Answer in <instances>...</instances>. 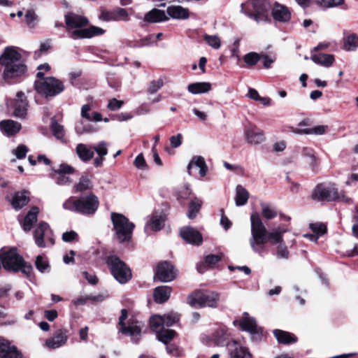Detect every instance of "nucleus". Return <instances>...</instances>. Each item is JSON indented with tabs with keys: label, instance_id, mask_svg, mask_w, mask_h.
Masks as SVG:
<instances>
[{
	"label": "nucleus",
	"instance_id": "f257e3e1",
	"mask_svg": "<svg viewBox=\"0 0 358 358\" xmlns=\"http://www.w3.org/2000/svg\"><path fill=\"white\" fill-rule=\"evenodd\" d=\"M250 220L252 236L249 241L254 252L260 253L262 250V246L268 242L271 245H278L284 242L282 236L287 231L286 229L277 227L267 231L257 213L251 215Z\"/></svg>",
	"mask_w": 358,
	"mask_h": 358
},
{
	"label": "nucleus",
	"instance_id": "f03ea898",
	"mask_svg": "<svg viewBox=\"0 0 358 358\" xmlns=\"http://www.w3.org/2000/svg\"><path fill=\"white\" fill-rule=\"evenodd\" d=\"M5 83L13 84L27 71L21 50L15 46H7L0 55V72Z\"/></svg>",
	"mask_w": 358,
	"mask_h": 358
},
{
	"label": "nucleus",
	"instance_id": "7ed1b4c3",
	"mask_svg": "<svg viewBox=\"0 0 358 358\" xmlns=\"http://www.w3.org/2000/svg\"><path fill=\"white\" fill-rule=\"evenodd\" d=\"M270 8L267 0H248L241 5V12L257 23H266L271 22Z\"/></svg>",
	"mask_w": 358,
	"mask_h": 358
},
{
	"label": "nucleus",
	"instance_id": "20e7f679",
	"mask_svg": "<svg viewBox=\"0 0 358 358\" xmlns=\"http://www.w3.org/2000/svg\"><path fill=\"white\" fill-rule=\"evenodd\" d=\"M110 217L115 231V238L120 243L129 241L132 237L135 224L120 213H112Z\"/></svg>",
	"mask_w": 358,
	"mask_h": 358
},
{
	"label": "nucleus",
	"instance_id": "39448f33",
	"mask_svg": "<svg viewBox=\"0 0 358 358\" xmlns=\"http://www.w3.org/2000/svg\"><path fill=\"white\" fill-rule=\"evenodd\" d=\"M40 78L34 83V88L41 94L45 97L55 96L64 90V85L62 80L55 77L43 78V73L38 71L36 74Z\"/></svg>",
	"mask_w": 358,
	"mask_h": 358
},
{
	"label": "nucleus",
	"instance_id": "423d86ee",
	"mask_svg": "<svg viewBox=\"0 0 358 358\" xmlns=\"http://www.w3.org/2000/svg\"><path fill=\"white\" fill-rule=\"evenodd\" d=\"M99 204L98 198L94 194H89L78 199L70 198L63 203V207L66 210L91 215L96 212Z\"/></svg>",
	"mask_w": 358,
	"mask_h": 358
},
{
	"label": "nucleus",
	"instance_id": "0eeeda50",
	"mask_svg": "<svg viewBox=\"0 0 358 358\" xmlns=\"http://www.w3.org/2000/svg\"><path fill=\"white\" fill-rule=\"evenodd\" d=\"M188 303L193 307L215 308L219 305L220 294L215 292L196 291L187 298Z\"/></svg>",
	"mask_w": 358,
	"mask_h": 358
},
{
	"label": "nucleus",
	"instance_id": "6e6552de",
	"mask_svg": "<svg viewBox=\"0 0 358 358\" xmlns=\"http://www.w3.org/2000/svg\"><path fill=\"white\" fill-rule=\"evenodd\" d=\"M127 317V310L122 309L121 315L119 318V324L120 325V332L123 334L131 337V341L137 343L141 338L142 329L144 324L142 322L138 321L134 319H130L128 321V324L126 325L124 320Z\"/></svg>",
	"mask_w": 358,
	"mask_h": 358
},
{
	"label": "nucleus",
	"instance_id": "1a4fd4ad",
	"mask_svg": "<svg viewBox=\"0 0 358 358\" xmlns=\"http://www.w3.org/2000/svg\"><path fill=\"white\" fill-rule=\"evenodd\" d=\"M106 264L113 276L122 284L126 283L131 278V272L127 264L116 255H110L106 259Z\"/></svg>",
	"mask_w": 358,
	"mask_h": 358
},
{
	"label": "nucleus",
	"instance_id": "9d476101",
	"mask_svg": "<svg viewBox=\"0 0 358 358\" xmlns=\"http://www.w3.org/2000/svg\"><path fill=\"white\" fill-rule=\"evenodd\" d=\"M312 199L318 201H341L348 203L350 199L346 197L345 195H340L338 189L334 185H325L320 184L315 187L312 194Z\"/></svg>",
	"mask_w": 358,
	"mask_h": 358
},
{
	"label": "nucleus",
	"instance_id": "9b49d317",
	"mask_svg": "<svg viewBox=\"0 0 358 358\" xmlns=\"http://www.w3.org/2000/svg\"><path fill=\"white\" fill-rule=\"evenodd\" d=\"M22 259V257L17 252L16 248L0 250V261L3 268L8 271H20Z\"/></svg>",
	"mask_w": 358,
	"mask_h": 358
},
{
	"label": "nucleus",
	"instance_id": "f8f14e48",
	"mask_svg": "<svg viewBox=\"0 0 358 358\" xmlns=\"http://www.w3.org/2000/svg\"><path fill=\"white\" fill-rule=\"evenodd\" d=\"M163 318L162 315H154L150 320V325L155 333L157 339L164 344L170 342L176 335V332L172 329L164 328Z\"/></svg>",
	"mask_w": 358,
	"mask_h": 358
},
{
	"label": "nucleus",
	"instance_id": "ddd939ff",
	"mask_svg": "<svg viewBox=\"0 0 358 358\" xmlns=\"http://www.w3.org/2000/svg\"><path fill=\"white\" fill-rule=\"evenodd\" d=\"M52 231L48 223H39L34 231V238L36 245L39 248H45L54 244Z\"/></svg>",
	"mask_w": 358,
	"mask_h": 358
},
{
	"label": "nucleus",
	"instance_id": "4468645a",
	"mask_svg": "<svg viewBox=\"0 0 358 358\" xmlns=\"http://www.w3.org/2000/svg\"><path fill=\"white\" fill-rule=\"evenodd\" d=\"M243 135L245 141L250 145H259L266 140L264 131L250 122L245 126Z\"/></svg>",
	"mask_w": 358,
	"mask_h": 358
},
{
	"label": "nucleus",
	"instance_id": "2eb2a0df",
	"mask_svg": "<svg viewBox=\"0 0 358 358\" xmlns=\"http://www.w3.org/2000/svg\"><path fill=\"white\" fill-rule=\"evenodd\" d=\"M99 19L104 22H128L130 20L129 15L125 8L116 7L112 10H101Z\"/></svg>",
	"mask_w": 358,
	"mask_h": 358
},
{
	"label": "nucleus",
	"instance_id": "dca6fc26",
	"mask_svg": "<svg viewBox=\"0 0 358 358\" xmlns=\"http://www.w3.org/2000/svg\"><path fill=\"white\" fill-rule=\"evenodd\" d=\"M95 152L99 157L106 155L108 153L106 144L104 142H101L96 147H92L80 143L76 147V153L78 157H94Z\"/></svg>",
	"mask_w": 358,
	"mask_h": 358
},
{
	"label": "nucleus",
	"instance_id": "f3484780",
	"mask_svg": "<svg viewBox=\"0 0 358 358\" xmlns=\"http://www.w3.org/2000/svg\"><path fill=\"white\" fill-rule=\"evenodd\" d=\"M66 30L71 37V32L83 28L87 25L89 21L87 17L73 13H69L64 16Z\"/></svg>",
	"mask_w": 358,
	"mask_h": 358
},
{
	"label": "nucleus",
	"instance_id": "a211bd4d",
	"mask_svg": "<svg viewBox=\"0 0 358 358\" xmlns=\"http://www.w3.org/2000/svg\"><path fill=\"white\" fill-rule=\"evenodd\" d=\"M155 276L162 282H171L176 277V271L168 262L159 263L156 268Z\"/></svg>",
	"mask_w": 358,
	"mask_h": 358
},
{
	"label": "nucleus",
	"instance_id": "6ab92c4d",
	"mask_svg": "<svg viewBox=\"0 0 358 358\" xmlns=\"http://www.w3.org/2000/svg\"><path fill=\"white\" fill-rule=\"evenodd\" d=\"M180 236L187 243L199 245L202 243L203 238L201 233L191 227H185L180 229Z\"/></svg>",
	"mask_w": 358,
	"mask_h": 358
},
{
	"label": "nucleus",
	"instance_id": "aec40b11",
	"mask_svg": "<svg viewBox=\"0 0 358 358\" xmlns=\"http://www.w3.org/2000/svg\"><path fill=\"white\" fill-rule=\"evenodd\" d=\"M13 114L16 117L23 119L27 115L28 102L24 94L22 92H18L16 94V99L13 101Z\"/></svg>",
	"mask_w": 358,
	"mask_h": 358
},
{
	"label": "nucleus",
	"instance_id": "412c9836",
	"mask_svg": "<svg viewBox=\"0 0 358 358\" xmlns=\"http://www.w3.org/2000/svg\"><path fill=\"white\" fill-rule=\"evenodd\" d=\"M238 322L243 330L247 331L252 335H262V329L257 325L255 318L250 317L248 313L245 312L243 314V317Z\"/></svg>",
	"mask_w": 358,
	"mask_h": 358
},
{
	"label": "nucleus",
	"instance_id": "4be33fe9",
	"mask_svg": "<svg viewBox=\"0 0 358 358\" xmlns=\"http://www.w3.org/2000/svg\"><path fill=\"white\" fill-rule=\"evenodd\" d=\"M106 31L102 28L95 26H90L87 29L73 31L71 32V38L74 40L79 38H90L95 36L102 35Z\"/></svg>",
	"mask_w": 358,
	"mask_h": 358
},
{
	"label": "nucleus",
	"instance_id": "5701e85b",
	"mask_svg": "<svg viewBox=\"0 0 358 358\" xmlns=\"http://www.w3.org/2000/svg\"><path fill=\"white\" fill-rule=\"evenodd\" d=\"M273 18L280 22H288L291 19V12L289 8L278 2H275L271 7Z\"/></svg>",
	"mask_w": 358,
	"mask_h": 358
},
{
	"label": "nucleus",
	"instance_id": "b1692460",
	"mask_svg": "<svg viewBox=\"0 0 358 358\" xmlns=\"http://www.w3.org/2000/svg\"><path fill=\"white\" fill-rule=\"evenodd\" d=\"M136 17L143 20V21L147 24L165 22L169 19V17L166 15L164 10L157 8L152 9L148 12L143 18L138 15H137Z\"/></svg>",
	"mask_w": 358,
	"mask_h": 358
},
{
	"label": "nucleus",
	"instance_id": "393cba45",
	"mask_svg": "<svg viewBox=\"0 0 358 358\" xmlns=\"http://www.w3.org/2000/svg\"><path fill=\"white\" fill-rule=\"evenodd\" d=\"M229 354L230 358H253L249 349L236 341L229 344Z\"/></svg>",
	"mask_w": 358,
	"mask_h": 358
},
{
	"label": "nucleus",
	"instance_id": "a878e982",
	"mask_svg": "<svg viewBox=\"0 0 358 358\" xmlns=\"http://www.w3.org/2000/svg\"><path fill=\"white\" fill-rule=\"evenodd\" d=\"M67 340V330L59 329L53 337L46 340L45 345L50 349H56L64 345Z\"/></svg>",
	"mask_w": 358,
	"mask_h": 358
},
{
	"label": "nucleus",
	"instance_id": "bb28decb",
	"mask_svg": "<svg viewBox=\"0 0 358 358\" xmlns=\"http://www.w3.org/2000/svg\"><path fill=\"white\" fill-rule=\"evenodd\" d=\"M207 166L203 158H193L187 166V171L190 175L199 173L201 176L206 175Z\"/></svg>",
	"mask_w": 358,
	"mask_h": 358
},
{
	"label": "nucleus",
	"instance_id": "cd10ccee",
	"mask_svg": "<svg viewBox=\"0 0 358 358\" xmlns=\"http://www.w3.org/2000/svg\"><path fill=\"white\" fill-rule=\"evenodd\" d=\"M9 201L13 208L20 210L29 201V192L25 190L15 192Z\"/></svg>",
	"mask_w": 358,
	"mask_h": 358
},
{
	"label": "nucleus",
	"instance_id": "c85d7f7f",
	"mask_svg": "<svg viewBox=\"0 0 358 358\" xmlns=\"http://www.w3.org/2000/svg\"><path fill=\"white\" fill-rule=\"evenodd\" d=\"M166 13L170 17L176 20H187L189 17V9L181 6H168Z\"/></svg>",
	"mask_w": 358,
	"mask_h": 358
},
{
	"label": "nucleus",
	"instance_id": "c756f323",
	"mask_svg": "<svg viewBox=\"0 0 358 358\" xmlns=\"http://www.w3.org/2000/svg\"><path fill=\"white\" fill-rule=\"evenodd\" d=\"M21 127L20 123L12 120H6L0 122V129L7 136L15 135L19 132Z\"/></svg>",
	"mask_w": 358,
	"mask_h": 358
},
{
	"label": "nucleus",
	"instance_id": "7c9ffc66",
	"mask_svg": "<svg viewBox=\"0 0 358 358\" xmlns=\"http://www.w3.org/2000/svg\"><path fill=\"white\" fill-rule=\"evenodd\" d=\"M166 217L165 215L160 214H153L145 226V230L150 229L152 231H159L164 226Z\"/></svg>",
	"mask_w": 358,
	"mask_h": 358
},
{
	"label": "nucleus",
	"instance_id": "2f4dec72",
	"mask_svg": "<svg viewBox=\"0 0 358 358\" xmlns=\"http://www.w3.org/2000/svg\"><path fill=\"white\" fill-rule=\"evenodd\" d=\"M171 287L169 286H159L155 289L154 299L157 303H162L166 301L171 295Z\"/></svg>",
	"mask_w": 358,
	"mask_h": 358
},
{
	"label": "nucleus",
	"instance_id": "473e14b6",
	"mask_svg": "<svg viewBox=\"0 0 358 358\" xmlns=\"http://www.w3.org/2000/svg\"><path fill=\"white\" fill-rule=\"evenodd\" d=\"M311 59L315 64L329 67L334 62V57L331 54L315 53L312 55Z\"/></svg>",
	"mask_w": 358,
	"mask_h": 358
},
{
	"label": "nucleus",
	"instance_id": "72a5a7b5",
	"mask_svg": "<svg viewBox=\"0 0 358 358\" xmlns=\"http://www.w3.org/2000/svg\"><path fill=\"white\" fill-rule=\"evenodd\" d=\"M273 335L278 342L282 344L293 343L297 341V338L294 335L280 329H275L273 331Z\"/></svg>",
	"mask_w": 358,
	"mask_h": 358
},
{
	"label": "nucleus",
	"instance_id": "f704fd0d",
	"mask_svg": "<svg viewBox=\"0 0 358 358\" xmlns=\"http://www.w3.org/2000/svg\"><path fill=\"white\" fill-rule=\"evenodd\" d=\"M39 210L37 207H33L27 214L23 221V229L26 231L31 229L34 223L37 221Z\"/></svg>",
	"mask_w": 358,
	"mask_h": 358
},
{
	"label": "nucleus",
	"instance_id": "c9c22d12",
	"mask_svg": "<svg viewBox=\"0 0 358 358\" xmlns=\"http://www.w3.org/2000/svg\"><path fill=\"white\" fill-rule=\"evenodd\" d=\"M211 89V85L207 82L194 83L187 86L189 92L193 94L208 92Z\"/></svg>",
	"mask_w": 358,
	"mask_h": 358
},
{
	"label": "nucleus",
	"instance_id": "e433bc0d",
	"mask_svg": "<svg viewBox=\"0 0 358 358\" xmlns=\"http://www.w3.org/2000/svg\"><path fill=\"white\" fill-rule=\"evenodd\" d=\"M249 199V192L242 185H238L236 188L235 201L237 206L245 205Z\"/></svg>",
	"mask_w": 358,
	"mask_h": 358
},
{
	"label": "nucleus",
	"instance_id": "4c0bfd02",
	"mask_svg": "<svg viewBox=\"0 0 358 358\" xmlns=\"http://www.w3.org/2000/svg\"><path fill=\"white\" fill-rule=\"evenodd\" d=\"M358 47V35L350 34L343 40V49L348 52L355 51Z\"/></svg>",
	"mask_w": 358,
	"mask_h": 358
},
{
	"label": "nucleus",
	"instance_id": "58836bf2",
	"mask_svg": "<svg viewBox=\"0 0 358 358\" xmlns=\"http://www.w3.org/2000/svg\"><path fill=\"white\" fill-rule=\"evenodd\" d=\"M202 202L200 199L195 198L192 200L188 206L187 216L189 219H194L201 208Z\"/></svg>",
	"mask_w": 358,
	"mask_h": 358
},
{
	"label": "nucleus",
	"instance_id": "ea45409f",
	"mask_svg": "<svg viewBox=\"0 0 358 358\" xmlns=\"http://www.w3.org/2000/svg\"><path fill=\"white\" fill-rule=\"evenodd\" d=\"M229 334L225 328L219 329L215 334V341L217 345L224 346L228 344Z\"/></svg>",
	"mask_w": 358,
	"mask_h": 358
},
{
	"label": "nucleus",
	"instance_id": "a19ab883",
	"mask_svg": "<svg viewBox=\"0 0 358 358\" xmlns=\"http://www.w3.org/2000/svg\"><path fill=\"white\" fill-rule=\"evenodd\" d=\"M51 129L52 131L53 135L57 138V139H62L64 136V127L61 124H59L55 117L51 118V124H50Z\"/></svg>",
	"mask_w": 358,
	"mask_h": 358
},
{
	"label": "nucleus",
	"instance_id": "79ce46f5",
	"mask_svg": "<svg viewBox=\"0 0 358 358\" xmlns=\"http://www.w3.org/2000/svg\"><path fill=\"white\" fill-rule=\"evenodd\" d=\"M24 22L28 27L34 28L38 23V16L33 10H27L24 17Z\"/></svg>",
	"mask_w": 358,
	"mask_h": 358
},
{
	"label": "nucleus",
	"instance_id": "37998d69",
	"mask_svg": "<svg viewBox=\"0 0 358 358\" xmlns=\"http://www.w3.org/2000/svg\"><path fill=\"white\" fill-rule=\"evenodd\" d=\"M162 316L164 320V327L166 326L167 327H171L180 320V315L174 312H171Z\"/></svg>",
	"mask_w": 358,
	"mask_h": 358
},
{
	"label": "nucleus",
	"instance_id": "c03bdc74",
	"mask_svg": "<svg viewBox=\"0 0 358 358\" xmlns=\"http://www.w3.org/2000/svg\"><path fill=\"white\" fill-rule=\"evenodd\" d=\"M35 266L41 273L48 272L50 271L48 262L46 258L42 255L36 257Z\"/></svg>",
	"mask_w": 358,
	"mask_h": 358
},
{
	"label": "nucleus",
	"instance_id": "a18cd8bd",
	"mask_svg": "<svg viewBox=\"0 0 358 358\" xmlns=\"http://www.w3.org/2000/svg\"><path fill=\"white\" fill-rule=\"evenodd\" d=\"M262 59V55L250 52L243 57V60L248 66H255Z\"/></svg>",
	"mask_w": 358,
	"mask_h": 358
},
{
	"label": "nucleus",
	"instance_id": "49530a36",
	"mask_svg": "<svg viewBox=\"0 0 358 358\" xmlns=\"http://www.w3.org/2000/svg\"><path fill=\"white\" fill-rule=\"evenodd\" d=\"M261 207L262 214L264 218L271 220L277 216V211L271 206L266 203H262Z\"/></svg>",
	"mask_w": 358,
	"mask_h": 358
},
{
	"label": "nucleus",
	"instance_id": "de8ad7c7",
	"mask_svg": "<svg viewBox=\"0 0 358 358\" xmlns=\"http://www.w3.org/2000/svg\"><path fill=\"white\" fill-rule=\"evenodd\" d=\"M92 187L90 179L87 176H83L80 178L79 182L75 186L76 192H83L90 189Z\"/></svg>",
	"mask_w": 358,
	"mask_h": 358
},
{
	"label": "nucleus",
	"instance_id": "09e8293b",
	"mask_svg": "<svg viewBox=\"0 0 358 358\" xmlns=\"http://www.w3.org/2000/svg\"><path fill=\"white\" fill-rule=\"evenodd\" d=\"M5 356H0V358H22V352L13 345H10V349L4 350Z\"/></svg>",
	"mask_w": 358,
	"mask_h": 358
},
{
	"label": "nucleus",
	"instance_id": "8fccbe9b",
	"mask_svg": "<svg viewBox=\"0 0 358 358\" xmlns=\"http://www.w3.org/2000/svg\"><path fill=\"white\" fill-rule=\"evenodd\" d=\"M52 171L55 174H64L69 176L74 173L76 169L67 164L62 163L57 169H52Z\"/></svg>",
	"mask_w": 358,
	"mask_h": 358
},
{
	"label": "nucleus",
	"instance_id": "3c124183",
	"mask_svg": "<svg viewBox=\"0 0 358 358\" xmlns=\"http://www.w3.org/2000/svg\"><path fill=\"white\" fill-rule=\"evenodd\" d=\"M203 39L207 44L213 48L219 49L220 48L221 42L217 36L205 34L203 36Z\"/></svg>",
	"mask_w": 358,
	"mask_h": 358
},
{
	"label": "nucleus",
	"instance_id": "603ef678",
	"mask_svg": "<svg viewBox=\"0 0 358 358\" xmlns=\"http://www.w3.org/2000/svg\"><path fill=\"white\" fill-rule=\"evenodd\" d=\"M275 255L279 259H287L289 258V252L284 242L278 244L275 248Z\"/></svg>",
	"mask_w": 358,
	"mask_h": 358
},
{
	"label": "nucleus",
	"instance_id": "864d4df0",
	"mask_svg": "<svg viewBox=\"0 0 358 358\" xmlns=\"http://www.w3.org/2000/svg\"><path fill=\"white\" fill-rule=\"evenodd\" d=\"M328 127L325 125H319L313 128H308L301 130V133L305 134L322 135L325 134Z\"/></svg>",
	"mask_w": 358,
	"mask_h": 358
},
{
	"label": "nucleus",
	"instance_id": "5fc2aeb1",
	"mask_svg": "<svg viewBox=\"0 0 358 358\" xmlns=\"http://www.w3.org/2000/svg\"><path fill=\"white\" fill-rule=\"evenodd\" d=\"M51 177L55 178L56 183L59 185H69L72 182V180L67 175L53 173Z\"/></svg>",
	"mask_w": 358,
	"mask_h": 358
},
{
	"label": "nucleus",
	"instance_id": "6e6d98bb",
	"mask_svg": "<svg viewBox=\"0 0 358 358\" xmlns=\"http://www.w3.org/2000/svg\"><path fill=\"white\" fill-rule=\"evenodd\" d=\"M310 228L313 231V233L317 236H322L327 231V227L325 224L322 223H313L310 224Z\"/></svg>",
	"mask_w": 358,
	"mask_h": 358
},
{
	"label": "nucleus",
	"instance_id": "4d7b16f0",
	"mask_svg": "<svg viewBox=\"0 0 358 358\" xmlns=\"http://www.w3.org/2000/svg\"><path fill=\"white\" fill-rule=\"evenodd\" d=\"M163 85L164 81L162 78H159L157 80H152L149 85L148 92V93L152 94L157 92L160 88H162Z\"/></svg>",
	"mask_w": 358,
	"mask_h": 358
},
{
	"label": "nucleus",
	"instance_id": "13d9d810",
	"mask_svg": "<svg viewBox=\"0 0 358 358\" xmlns=\"http://www.w3.org/2000/svg\"><path fill=\"white\" fill-rule=\"evenodd\" d=\"M123 101L117 100V99L113 98L109 100L107 108L111 111H115L120 109L123 106Z\"/></svg>",
	"mask_w": 358,
	"mask_h": 358
},
{
	"label": "nucleus",
	"instance_id": "bf43d9fd",
	"mask_svg": "<svg viewBox=\"0 0 358 358\" xmlns=\"http://www.w3.org/2000/svg\"><path fill=\"white\" fill-rule=\"evenodd\" d=\"M222 259L221 255H209L205 257V264L208 266H213L215 265L218 262Z\"/></svg>",
	"mask_w": 358,
	"mask_h": 358
},
{
	"label": "nucleus",
	"instance_id": "052dcab7",
	"mask_svg": "<svg viewBox=\"0 0 358 358\" xmlns=\"http://www.w3.org/2000/svg\"><path fill=\"white\" fill-rule=\"evenodd\" d=\"M29 151V148L23 144L19 145L12 151L13 155L15 157H25Z\"/></svg>",
	"mask_w": 358,
	"mask_h": 358
},
{
	"label": "nucleus",
	"instance_id": "680f3d73",
	"mask_svg": "<svg viewBox=\"0 0 358 358\" xmlns=\"http://www.w3.org/2000/svg\"><path fill=\"white\" fill-rule=\"evenodd\" d=\"M344 0H321V5L326 8H333L342 5Z\"/></svg>",
	"mask_w": 358,
	"mask_h": 358
},
{
	"label": "nucleus",
	"instance_id": "e2e57ef3",
	"mask_svg": "<svg viewBox=\"0 0 358 358\" xmlns=\"http://www.w3.org/2000/svg\"><path fill=\"white\" fill-rule=\"evenodd\" d=\"M263 66L265 69H269L271 66V64L275 61V57L268 56L267 55L261 54Z\"/></svg>",
	"mask_w": 358,
	"mask_h": 358
},
{
	"label": "nucleus",
	"instance_id": "0e129e2a",
	"mask_svg": "<svg viewBox=\"0 0 358 358\" xmlns=\"http://www.w3.org/2000/svg\"><path fill=\"white\" fill-rule=\"evenodd\" d=\"M182 136L181 134H178L177 135L171 136L170 137L171 145L174 148L179 147L182 143Z\"/></svg>",
	"mask_w": 358,
	"mask_h": 358
},
{
	"label": "nucleus",
	"instance_id": "69168bd1",
	"mask_svg": "<svg viewBox=\"0 0 358 358\" xmlns=\"http://www.w3.org/2000/svg\"><path fill=\"white\" fill-rule=\"evenodd\" d=\"M20 271H21L23 273L27 275V276H29L33 271V267L30 264H27L24 261V259H22V264L20 265Z\"/></svg>",
	"mask_w": 358,
	"mask_h": 358
},
{
	"label": "nucleus",
	"instance_id": "338daca9",
	"mask_svg": "<svg viewBox=\"0 0 358 358\" xmlns=\"http://www.w3.org/2000/svg\"><path fill=\"white\" fill-rule=\"evenodd\" d=\"M78 238V234L74 231H66L62 234V240L65 242H71Z\"/></svg>",
	"mask_w": 358,
	"mask_h": 358
},
{
	"label": "nucleus",
	"instance_id": "774afa93",
	"mask_svg": "<svg viewBox=\"0 0 358 358\" xmlns=\"http://www.w3.org/2000/svg\"><path fill=\"white\" fill-rule=\"evenodd\" d=\"M91 106L89 104H85L81 108L80 115L83 118L86 119L88 121H91V115L90 111L91 110Z\"/></svg>",
	"mask_w": 358,
	"mask_h": 358
}]
</instances>
